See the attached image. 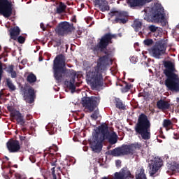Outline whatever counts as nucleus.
Instances as JSON below:
<instances>
[{
	"label": "nucleus",
	"instance_id": "16",
	"mask_svg": "<svg viewBox=\"0 0 179 179\" xmlns=\"http://www.w3.org/2000/svg\"><path fill=\"white\" fill-rule=\"evenodd\" d=\"M134 178V176L131 174V171L127 169H122L120 171L115 172L111 179H129Z\"/></svg>",
	"mask_w": 179,
	"mask_h": 179
},
{
	"label": "nucleus",
	"instance_id": "54",
	"mask_svg": "<svg viewBox=\"0 0 179 179\" xmlns=\"http://www.w3.org/2000/svg\"><path fill=\"white\" fill-rule=\"evenodd\" d=\"M6 160H9V158L8 157H6Z\"/></svg>",
	"mask_w": 179,
	"mask_h": 179
},
{
	"label": "nucleus",
	"instance_id": "1",
	"mask_svg": "<svg viewBox=\"0 0 179 179\" xmlns=\"http://www.w3.org/2000/svg\"><path fill=\"white\" fill-rule=\"evenodd\" d=\"M113 38H117V34H105L96 45L91 47L94 54H99V52L105 54L98 59L96 66L86 73V80L94 89H99L104 86L103 73L107 69V66L113 64V59H111L113 51L107 49L110 44H113Z\"/></svg>",
	"mask_w": 179,
	"mask_h": 179
},
{
	"label": "nucleus",
	"instance_id": "19",
	"mask_svg": "<svg viewBox=\"0 0 179 179\" xmlns=\"http://www.w3.org/2000/svg\"><path fill=\"white\" fill-rule=\"evenodd\" d=\"M95 5H97L101 12H106V10H110V6H108V1L106 0H95Z\"/></svg>",
	"mask_w": 179,
	"mask_h": 179
},
{
	"label": "nucleus",
	"instance_id": "26",
	"mask_svg": "<svg viewBox=\"0 0 179 179\" xmlns=\"http://www.w3.org/2000/svg\"><path fill=\"white\" fill-rule=\"evenodd\" d=\"M136 179H148V178H146V174H145L143 166H141L137 170Z\"/></svg>",
	"mask_w": 179,
	"mask_h": 179
},
{
	"label": "nucleus",
	"instance_id": "21",
	"mask_svg": "<svg viewBox=\"0 0 179 179\" xmlns=\"http://www.w3.org/2000/svg\"><path fill=\"white\" fill-rule=\"evenodd\" d=\"M104 141H108L110 145H115V143L118 142V135H117V133L113 131L111 134L110 133L108 138H104Z\"/></svg>",
	"mask_w": 179,
	"mask_h": 179
},
{
	"label": "nucleus",
	"instance_id": "56",
	"mask_svg": "<svg viewBox=\"0 0 179 179\" xmlns=\"http://www.w3.org/2000/svg\"><path fill=\"white\" fill-rule=\"evenodd\" d=\"M52 166H54V164H52Z\"/></svg>",
	"mask_w": 179,
	"mask_h": 179
},
{
	"label": "nucleus",
	"instance_id": "2",
	"mask_svg": "<svg viewBox=\"0 0 179 179\" xmlns=\"http://www.w3.org/2000/svg\"><path fill=\"white\" fill-rule=\"evenodd\" d=\"M65 61L66 57L62 54L57 55L53 61V76L57 82L64 78H76V71L66 69Z\"/></svg>",
	"mask_w": 179,
	"mask_h": 179
},
{
	"label": "nucleus",
	"instance_id": "45",
	"mask_svg": "<svg viewBox=\"0 0 179 179\" xmlns=\"http://www.w3.org/2000/svg\"><path fill=\"white\" fill-rule=\"evenodd\" d=\"M33 118V116L31 115H27V120L29 121V120H31Z\"/></svg>",
	"mask_w": 179,
	"mask_h": 179
},
{
	"label": "nucleus",
	"instance_id": "23",
	"mask_svg": "<svg viewBox=\"0 0 179 179\" xmlns=\"http://www.w3.org/2000/svg\"><path fill=\"white\" fill-rule=\"evenodd\" d=\"M123 84L119 83L117 84V86H120L122 88L120 89L122 93H127V92H129L130 89H132L133 85L132 84H129L126 81H122Z\"/></svg>",
	"mask_w": 179,
	"mask_h": 179
},
{
	"label": "nucleus",
	"instance_id": "53",
	"mask_svg": "<svg viewBox=\"0 0 179 179\" xmlns=\"http://www.w3.org/2000/svg\"><path fill=\"white\" fill-rule=\"evenodd\" d=\"M14 167H15V169H17V165H14Z\"/></svg>",
	"mask_w": 179,
	"mask_h": 179
},
{
	"label": "nucleus",
	"instance_id": "29",
	"mask_svg": "<svg viewBox=\"0 0 179 179\" xmlns=\"http://www.w3.org/2000/svg\"><path fill=\"white\" fill-rule=\"evenodd\" d=\"M6 85L10 92H15V90H16V86L13 85L10 78H8L6 79Z\"/></svg>",
	"mask_w": 179,
	"mask_h": 179
},
{
	"label": "nucleus",
	"instance_id": "48",
	"mask_svg": "<svg viewBox=\"0 0 179 179\" xmlns=\"http://www.w3.org/2000/svg\"><path fill=\"white\" fill-rule=\"evenodd\" d=\"M54 150L55 152H57L58 150V147H57V145H55Z\"/></svg>",
	"mask_w": 179,
	"mask_h": 179
},
{
	"label": "nucleus",
	"instance_id": "40",
	"mask_svg": "<svg viewBox=\"0 0 179 179\" xmlns=\"http://www.w3.org/2000/svg\"><path fill=\"white\" fill-rule=\"evenodd\" d=\"M52 176L53 179H57V175L55 174V167L51 169Z\"/></svg>",
	"mask_w": 179,
	"mask_h": 179
},
{
	"label": "nucleus",
	"instance_id": "32",
	"mask_svg": "<svg viewBox=\"0 0 179 179\" xmlns=\"http://www.w3.org/2000/svg\"><path fill=\"white\" fill-rule=\"evenodd\" d=\"M65 9H66V5L62 2H60L59 6L57 8V13H64V12H65Z\"/></svg>",
	"mask_w": 179,
	"mask_h": 179
},
{
	"label": "nucleus",
	"instance_id": "41",
	"mask_svg": "<svg viewBox=\"0 0 179 179\" xmlns=\"http://www.w3.org/2000/svg\"><path fill=\"white\" fill-rule=\"evenodd\" d=\"M15 178L16 179H26L25 177L22 176V175H20V173H15Z\"/></svg>",
	"mask_w": 179,
	"mask_h": 179
},
{
	"label": "nucleus",
	"instance_id": "8",
	"mask_svg": "<svg viewBox=\"0 0 179 179\" xmlns=\"http://www.w3.org/2000/svg\"><path fill=\"white\" fill-rule=\"evenodd\" d=\"M166 50H167V45L162 41H157L155 44L151 48L150 52H151L152 57L157 59H159L162 55L166 54Z\"/></svg>",
	"mask_w": 179,
	"mask_h": 179
},
{
	"label": "nucleus",
	"instance_id": "34",
	"mask_svg": "<svg viewBox=\"0 0 179 179\" xmlns=\"http://www.w3.org/2000/svg\"><path fill=\"white\" fill-rule=\"evenodd\" d=\"M170 170L171 171H178L179 173V164L177 162H173L170 166Z\"/></svg>",
	"mask_w": 179,
	"mask_h": 179
},
{
	"label": "nucleus",
	"instance_id": "35",
	"mask_svg": "<svg viewBox=\"0 0 179 179\" xmlns=\"http://www.w3.org/2000/svg\"><path fill=\"white\" fill-rule=\"evenodd\" d=\"M99 114H100V112H99V109L95 110L90 116L92 120H94V121H96L99 118Z\"/></svg>",
	"mask_w": 179,
	"mask_h": 179
},
{
	"label": "nucleus",
	"instance_id": "11",
	"mask_svg": "<svg viewBox=\"0 0 179 179\" xmlns=\"http://www.w3.org/2000/svg\"><path fill=\"white\" fill-rule=\"evenodd\" d=\"M162 166H163V161L161 158L155 157L153 159H151L148 164L150 176L153 177L159 171Z\"/></svg>",
	"mask_w": 179,
	"mask_h": 179
},
{
	"label": "nucleus",
	"instance_id": "22",
	"mask_svg": "<svg viewBox=\"0 0 179 179\" xmlns=\"http://www.w3.org/2000/svg\"><path fill=\"white\" fill-rule=\"evenodd\" d=\"M10 36L12 40H17V36L20 34V29L19 27H14L9 29Z\"/></svg>",
	"mask_w": 179,
	"mask_h": 179
},
{
	"label": "nucleus",
	"instance_id": "20",
	"mask_svg": "<svg viewBox=\"0 0 179 179\" xmlns=\"http://www.w3.org/2000/svg\"><path fill=\"white\" fill-rule=\"evenodd\" d=\"M157 107L159 110L165 111V110H169L170 108V104L169 101L164 99H160L157 102Z\"/></svg>",
	"mask_w": 179,
	"mask_h": 179
},
{
	"label": "nucleus",
	"instance_id": "44",
	"mask_svg": "<svg viewBox=\"0 0 179 179\" xmlns=\"http://www.w3.org/2000/svg\"><path fill=\"white\" fill-rule=\"evenodd\" d=\"M40 26H41V29H42L43 31H45V30H47V29L44 26V23L41 22Z\"/></svg>",
	"mask_w": 179,
	"mask_h": 179
},
{
	"label": "nucleus",
	"instance_id": "39",
	"mask_svg": "<svg viewBox=\"0 0 179 179\" xmlns=\"http://www.w3.org/2000/svg\"><path fill=\"white\" fill-rule=\"evenodd\" d=\"M7 110H8V111H9L10 113V117H12V113H15V112L17 111V110H15V108L12 106H8Z\"/></svg>",
	"mask_w": 179,
	"mask_h": 179
},
{
	"label": "nucleus",
	"instance_id": "5",
	"mask_svg": "<svg viewBox=\"0 0 179 179\" xmlns=\"http://www.w3.org/2000/svg\"><path fill=\"white\" fill-rule=\"evenodd\" d=\"M98 131L102 136H99V132H96L92 136V140L90 141V148L94 153H100L103 150V143L104 139L108 138L110 131L108 125L103 123L99 126Z\"/></svg>",
	"mask_w": 179,
	"mask_h": 179
},
{
	"label": "nucleus",
	"instance_id": "9",
	"mask_svg": "<svg viewBox=\"0 0 179 179\" xmlns=\"http://www.w3.org/2000/svg\"><path fill=\"white\" fill-rule=\"evenodd\" d=\"M13 4L9 0H0V15L4 17H10L13 10Z\"/></svg>",
	"mask_w": 179,
	"mask_h": 179
},
{
	"label": "nucleus",
	"instance_id": "7",
	"mask_svg": "<svg viewBox=\"0 0 179 179\" xmlns=\"http://www.w3.org/2000/svg\"><path fill=\"white\" fill-rule=\"evenodd\" d=\"M100 96H85L82 99V104L90 113L94 111L95 108L100 104Z\"/></svg>",
	"mask_w": 179,
	"mask_h": 179
},
{
	"label": "nucleus",
	"instance_id": "17",
	"mask_svg": "<svg viewBox=\"0 0 179 179\" xmlns=\"http://www.w3.org/2000/svg\"><path fill=\"white\" fill-rule=\"evenodd\" d=\"M152 0H128L127 3L130 8H136V6H143L145 3H149Z\"/></svg>",
	"mask_w": 179,
	"mask_h": 179
},
{
	"label": "nucleus",
	"instance_id": "6",
	"mask_svg": "<svg viewBox=\"0 0 179 179\" xmlns=\"http://www.w3.org/2000/svg\"><path fill=\"white\" fill-rule=\"evenodd\" d=\"M142 144L139 143H131L130 145H122L121 147H117L110 150L111 156L119 157V156H128V155H134L135 150L141 149Z\"/></svg>",
	"mask_w": 179,
	"mask_h": 179
},
{
	"label": "nucleus",
	"instance_id": "12",
	"mask_svg": "<svg viewBox=\"0 0 179 179\" xmlns=\"http://www.w3.org/2000/svg\"><path fill=\"white\" fill-rule=\"evenodd\" d=\"M152 19L154 22L164 23L166 24V20L164 15V8L161 6H156L155 10L152 13Z\"/></svg>",
	"mask_w": 179,
	"mask_h": 179
},
{
	"label": "nucleus",
	"instance_id": "18",
	"mask_svg": "<svg viewBox=\"0 0 179 179\" xmlns=\"http://www.w3.org/2000/svg\"><path fill=\"white\" fill-rule=\"evenodd\" d=\"M11 118H13V120H15L17 124H20V125L23 126L24 124H26L24 117L20 113V111L19 110L11 113Z\"/></svg>",
	"mask_w": 179,
	"mask_h": 179
},
{
	"label": "nucleus",
	"instance_id": "38",
	"mask_svg": "<svg viewBox=\"0 0 179 179\" xmlns=\"http://www.w3.org/2000/svg\"><path fill=\"white\" fill-rule=\"evenodd\" d=\"M17 40L20 44H24V41H26V38H24V36H18V38H17Z\"/></svg>",
	"mask_w": 179,
	"mask_h": 179
},
{
	"label": "nucleus",
	"instance_id": "49",
	"mask_svg": "<svg viewBox=\"0 0 179 179\" xmlns=\"http://www.w3.org/2000/svg\"><path fill=\"white\" fill-rule=\"evenodd\" d=\"M22 132H26V131H27V129H26L25 127H23L22 129Z\"/></svg>",
	"mask_w": 179,
	"mask_h": 179
},
{
	"label": "nucleus",
	"instance_id": "27",
	"mask_svg": "<svg viewBox=\"0 0 179 179\" xmlns=\"http://www.w3.org/2000/svg\"><path fill=\"white\" fill-rule=\"evenodd\" d=\"M131 26L133 29H134V31L136 32L142 30V22L139 20H135Z\"/></svg>",
	"mask_w": 179,
	"mask_h": 179
},
{
	"label": "nucleus",
	"instance_id": "58",
	"mask_svg": "<svg viewBox=\"0 0 179 179\" xmlns=\"http://www.w3.org/2000/svg\"><path fill=\"white\" fill-rule=\"evenodd\" d=\"M45 1H47V0H45Z\"/></svg>",
	"mask_w": 179,
	"mask_h": 179
},
{
	"label": "nucleus",
	"instance_id": "28",
	"mask_svg": "<svg viewBox=\"0 0 179 179\" xmlns=\"http://www.w3.org/2000/svg\"><path fill=\"white\" fill-rule=\"evenodd\" d=\"M115 100L116 108H118L119 110H126L127 106H125V103H124L120 98H115Z\"/></svg>",
	"mask_w": 179,
	"mask_h": 179
},
{
	"label": "nucleus",
	"instance_id": "30",
	"mask_svg": "<svg viewBox=\"0 0 179 179\" xmlns=\"http://www.w3.org/2000/svg\"><path fill=\"white\" fill-rule=\"evenodd\" d=\"M45 129L50 135H55V134H57V128H55L52 124H48L45 127Z\"/></svg>",
	"mask_w": 179,
	"mask_h": 179
},
{
	"label": "nucleus",
	"instance_id": "31",
	"mask_svg": "<svg viewBox=\"0 0 179 179\" xmlns=\"http://www.w3.org/2000/svg\"><path fill=\"white\" fill-rule=\"evenodd\" d=\"M27 81L30 85H32V83H35V82H37V77L34 73H31L29 75L27 76Z\"/></svg>",
	"mask_w": 179,
	"mask_h": 179
},
{
	"label": "nucleus",
	"instance_id": "37",
	"mask_svg": "<svg viewBox=\"0 0 179 179\" xmlns=\"http://www.w3.org/2000/svg\"><path fill=\"white\" fill-rule=\"evenodd\" d=\"M171 124H173L171 122V120L165 119V120H164V122H163V127H164V128H167V127H170L171 125Z\"/></svg>",
	"mask_w": 179,
	"mask_h": 179
},
{
	"label": "nucleus",
	"instance_id": "25",
	"mask_svg": "<svg viewBox=\"0 0 179 179\" xmlns=\"http://www.w3.org/2000/svg\"><path fill=\"white\" fill-rule=\"evenodd\" d=\"M15 66L13 64L9 65L8 67L6 68V71L7 73H10L11 78L13 79H15L17 78V74L16 71L14 70Z\"/></svg>",
	"mask_w": 179,
	"mask_h": 179
},
{
	"label": "nucleus",
	"instance_id": "10",
	"mask_svg": "<svg viewBox=\"0 0 179 179\" xmlns=\"http://www.w3.org/2000/svg\"><path fill=\"white\" fill-rule=\"evenodd\" d=\"M22 92L24 101H26V103H29V104H33V103H34V100H36V93L34 88L29 85H26L24 87Z\"/></svg>",
	"mask_w": 179,
	"mask_h": 179
},
{
	"label": "nucleus",
	"instance_id": "57",
	"mask_svg": "<svg viewBox=\"0 0 179 179\" xmlns=\"http://www.w3.org/2000/svg\"><path fill=\"white\" fill-rule=\"evenodd\" d=\"M1 46H0V51H1Z\"/></svg>",
	"mask_w": 179,
	"mask_h": 179
},
{
	"label": "nucleus",
	"instance_id": "42",
	"mask_svg": "<svg viewBox=\"0 0 179 179\" xmlns=\"http://www.w3.org/2000/svg\"><path fill=\"white\" fill-rule=\"evenodd\" d=\"M20 141H21V142H27V141H29V140L27 139V138L26 136H20Z\"/></svg>",
	"mask_w": 179,
	"mask_h": 179
},
{
	"label": "nucleus",
	"instance_id": "50",
	"mask_svg": "<svg viewBox=\"0 0 179 179\" xmlns=\"http://www.w3.org/2000/svg\"><path fill=\"white\" fill-rule=\"evenodd\" d=\"M128 80H130V82H134L135 81V80L133 79V78H129Z\"/></svg>",
	"mask_w": 179,
	"mask_h": 179
},
{
	"label": "nucleus",
	"instance_id": "55",
	"mask_svg": "<svg viewBox=\"0 0 179 179\" xmlns=\"http://www.w3.org/2000/svg\"><path fill=\"white\" fill-rule=\"evenodd\" d=\"M102 179H108V178H106V177H104L103 178H102Z\"/></svg>",
	"mask_w": 179,
	"mask_h": 179
},
{
	"label": "nucleus",
	"instance_id": "4",
	"mask_svg": "<svg viewBox=\"0 0 179 179\" xmlns=\"http://www.w3.org/2000/svg\"><path fill=\"white\" fill-rule=\"evenodd\" d=\"M152 124L150 120L145 113L139 115L137 123L134 127L136 135L141 136L143 141H149L152 138V133L150 132V127Z\"/></svg>",
	"mask_w": 179,
	"mask_h": 179
},
{
	"label": "nucleus",
	"instance_id": "52",
	"mask_svg": "<svg viewBox=\"0 0 179 179\" xmlns=\"http://www.w3.org/2000/svg\"><path fill=\"white\" fill-rule=\"evenodd\" d=\"M9 174H10V176L12 174V171H9Z\"/></svg>",
	"mask_w": 179,
	"mask_h": 179
},
{
	"label": "nucleus",
	"instance_id": "33",
	"mask_svg": "<svg viewBox=\"0 0 179 179\" xmlns=\"http://www.w3.org/2000/svg\"><path fill=\"white\" fill-rule=\"evenodd\" d=\"M158 29H159V27H156L155 25H153V24L149 25L147 27V30L148 31H150L148 33V34H150V33H156Z\"/></svg>",
	"mask_w": 179,
	"mask_h": 179
},
{
	"label": "nucleus",
	"instance_id": "14",
	"mask_svg": "<svg viewBox=\"0 0 179 179\" xmlns=\"http://www.w3.org/2000/svg\"><path fill=\"white\" fill-rule=\"evenodd\" d=\"M73 24H69L68 22H60L57 28V32L60 36H65L73 31Z\"/></svg>",
	"mask_w": 179,
	"mask_h": 179
},
{
	"label": "nucleus",
	"instance_id": "3",
	"mask_svg": "<svg viewBox=\"0 0 179 179\" xmlns=\"http://www.w3.org/2000/svg\"><path fill=\"white\" fill-rule=\"evenodd\" d=\"M164 73L166 77L165 86L171 92H179V76L174 72H177L174 64L170 61L164 62Z\"/></svg>",
	"mask_w": 179,
	"mask_h": 179
},
{
	"label": "nucleus",
	"instance_id": "47",
	"mask_svg": "<svg viewBox=\"0 0 179 179\" xmlns=\"http://www.w3.org/2000/svg\"><path fill=\"white\" fill-rule=\"evenodd\" d=\"M4 178L5 179H10V178H9V175H4Z\"/></svg>",
	"mask_w": 179,
	"mask_h": 179
},
{
	"label": "nucleus",
	"instance_id": "24",
	"mask_svg": "<svg viewBox=\"0 0 179 179\" xmlns=\"http://www.w3.org/2000/svg\"><path fill=\"white\" fill-rule=\"evenodd\" d=\"M75 79L76 78L73 77L70 79L69 81H65L64 85L69 89V90H71V92H75L76 90V86H75Z\"/></svg>",
	"mask_w": 179,
	"mask_h": 179
},
{
	"label": "nucleus",
	"instance_id": "43",
	"mask_svg": "<svg viewBox=\"0 0 179 179\" xmlns=\"http://www.w3.org/2000/svg\"><path fill=\"white\" fill-rule=\"evenodd\" d=\"M115 164H116V167H117V169H120V167H121V160L120 159L116 160Z\"/></svg>",
	"mask_w": 179,
	"mask_h": 179
},
{
	"label": "nucleus",
	"instance_id": "46",
	"mask_svg": "<svg viewBox=\"0 0 179 179\" xmlns=\"http://www.w3.org/2000/svg\"><path fill=\"white\" fill-rule=\"evenodd\" d=\"M29 159L31 162V163H36V159H31V157H29Z\"/></svg>",
	"mask_w": 179,
	"mask_h": 179
},
{
	"label": "nucleus",
	"instance_id": "13",
	"mask_svg": "<svg viewBox=\"0 0 179 179\" xmlns=\"http://www.w3.org/2000/svg\"><path fill=\"white\" fill-rule=\"evenodd\" d=\"M109 15L113 17L115 16V23H120L125 24L128 22V13L124 11H110Z\"/></svg>",
	"mask_w": 179,
	"mask_h": 179
},
{
	"label": "nucleus",
	"instance_id": "15",
	"mask_svg": "<svg viewBox=\"0 0 179 179\" xmlns=\"http://www.w3.org/2000/svg\"><path fill=\"white\" fill-rule=\"evenodd\" d=\"M6 148L10 153H17L20 150V142L17 140L10 138L6 143Z\"/></svg>",
	"mask_w": 179,
	"mask_h": 179
},
{
	"label": "nucleus",
	"instance_id": "36",
	"mask_svg": "<svg viewBox=\"0 0 179 179\" xmlns=\"http://www.w3.org/2000/svg\"><path fill=\"white\" fill-rule=\"evenodd\" d=\"M153 39L151 38H147L143 41L144 45H146L147 47H150V45H153Z\"/></svg>",
	"mask_w": 179,
	"mask_h": 179
},
{
	"label": "nucleus",
	"instance_id": "51",
	"mask_svg": "<svg viewBox=\"0 0 179 179\" xmlns=\"http://www.w3.org/2000/svg\"><path fill=\"white\" fill-rule=\"evenodd\" d=\"M2 96H3V94H2V92H0V99L1 97H2Z\"/></svg>",
	"mask_w": 179,
	"mask_h": 179
}]
</instances>
